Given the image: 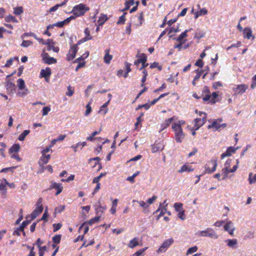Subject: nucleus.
I'll return each instance as SVG.
<instances>
[{
    "mask_svg": "<svg viewBox=\"0 0 256 256\" xmlns=\"http://www.w3.org/2000/svg\"><path fill=\"white\" fill-rule=\"evenodd\" d=\"M174 240L172 238L166 240L160 246L157 250V252H164L174 243Z\"/></svg>",
    "mask_w": 256,
    "mask_h": 256,
    "instance_id": "nucleus-7",
    "label": "nucleus"
},
{
    "mask_svg": "<svg viewBox=\"0 0 256 256\" xmlns=\"http://www.w3.org/2000/svg\"><path fill=\"white\" fill-rule=\"evenodd\" d=\"M222 122V118H219L213 122L212 124L208 126V128H212L214 130H218L220 128H225L226 126V124H220Z\"/></svg>",
    "mask_w": 256,
    "mask_h": 256,
    "instance_id": "nucleus-10",
    "label": "nucleus"
},
{
    "mask_svg": "<svg viewBox=\"0 0 256 256\" xmlns=\"http://www.w3.org/2000/svg\"><path fill=\"white\" fill-rule=\"evenodd\" d=\"M62 236L60 234H56L52 238V241L54 244H52L53 248L56 247L55 244H58L60 243Z\"/></svg>",
    "mask_w": 256,
    "mask_h": 256,
    "instance_id": "nucleus-32",
    "label": "nucleus"
},
{
    "mask_svg": "<svg viewBox=\"0 0 256 256\" xmlns=\"http://www.w3.org/2000/svg\"><path fill=\"white\" fill-rule=\"evenodd\" d=\"M198 247L196 246H194L192 248H189L186 252V254L188 255L190 254H192L196 252L198 250Z\"/></svg>",
    "mask_w": 256,
    "mask_h": 256,
    "instance_id": "nucleus-47",
    "label": "nucleus"
},
{
    "mask_svg": "<svg viewBox=\"0 0 256 256\" xmlns=\"http://www.w3.org/2000/svg\"><path fill=\"white\" fill-rule=\"evenodd\" d=\"M138 20L139 21V24H138V26H142L144 21V14L142 12H141L140 14V16L138 17Z\"/></svg>",
    "mask_w": 256,
    "mask_h": 256,
    "instance_id": "nucleus-51",
    "label": "nucleus"
},
{
    "mask_svg": "<svg viewBox=\"0 0 256 256\" xmlns=\"http://www.w3.org/2000/svg\"><path fill=\"white\" fill-rule=\"evenodd\" d=\"M34 38L36 39L40 43L42 44L46 45L48 46V50H51V48H50V42H52V40L48 39L46 42L43 38H38L36 36V38Z\"/></svg>",
    "mask_w": 256,
    "mask_h": 256,
    "instance_id": "nucleus-19",
    "label": "nucleus"
},
{
    "mask_svg": "<svg viewBox=\"0 0 256 256\" xmlns=\"http://www.w3.org/2000/svg\"><path fill=\"white\" fill-rule=\"evenodd\" d=\"M100 218V216H96L94 218L90 219L88 222L90 225H92V224L97 222L99 221Z\"/></svg>",
    "mask_w": 256,
    "mask_h": 256,
    "instance_id": "nucleus-49",
    "label": "nucleus"
},
{
    "mask_svg": "<svg viewBox=\"0 0 256 256\" xmlns=\"http://www.w3.org/2000/svg\"><path fill=\"white\" fill-rule=\"evenodd\" d=\"M146 60H147L146 56L145 54H142L140 58L134 61V65H136V66H139V64H142V62H144V61H146Z\"/></svg>",
    "mask_w": 256,
    "mask_h": 256,
    "instance_id": "nucleus-28",
    "label": "nucleus"
},
{
    "mask_svg": "<svg viewBox=\"0 0 256 256\" xmlns=\"http://www.w3.org/2000/svg\"><path fill=\"white\" fill-rule=\"evenodd\" d=\"M233 224L231 221H229L226 222V224L224 226V230L228 232L232 236L234 234V232L235 230L234 228H231Z\"/></svg>",
    "mask_w": 256,
    "mask_h": 256,
    "instance_id": "nucleus-18",
    "label": "nucleus"
},
{
    "mask_svg": "<svg viewBox=\"0 0 256 256\" xmlns=\"http://www.w3.org/2000/svg\"><path fill=\"white\" fill-rule=\"evenodd\" d=\"M240 45H241V42L238 41L237 42L236 44H232L230 46L226 48V50H228L232 48H238L240 46Z\"/></svg>",
    "mask_w": 256,
    "mask_h": 256,
    "instance_id": "nucleus-60",
    "label": "nucleus"
},
{
    "mask_svg": "<svg viewBox=\"0 0 256 256\" xmlns=\"http://www.w3.org/2000/svg\"><path fill=\"white\" fill-rule=\"evenodd\" d=\"M52 226L54 228L53 231L54 232H56L61 228L62 224L60 223L54 224H53Z\"/></svg>",
    "mask_w": 256,
    "mask_h": 256,
    "instance_id": "nucleus-57",
    "label": "nucleus"
},
{
    "mask_svg": "<svg viewBox=\"0 0 256 256\" xmlns=\"http://www.w3.org/2000/svg\"><path fill=\"white\" fill-rule=\"evenodd\" d=\"M204 70H200L198 68L196 70H194V72L196 74V76L194 77V80H197L198 81V80L200 79V77L201 76H202V72L204 71Z\"/></svg>",
    "mask_w": 256,
    "mask_h": 256,
    "instance_id": "nucleus-40",
    "label": "nucleus"
},
{
    "mask_svg": "<svg viewBox=\"0 0 256 256\" xmlns=\"http://www.w3.org/2000/svg\"><path fill=\"white\" fill-rule=\"evenodd\" d=\"M36 35L34 32H25L21 36V38H22L23 39L26 36H32L34 38H36Z\"/></svg>",
    "mask_w": 256,
    "mask_h": 256,
    "instance_id": "nucleus-54",
    "label": "nucleus"
},
{
    "mask_svg": "<svg viewBox=\"0 0 256 256\" xmlns=\"http://www.w3.org/2000/svg\"><path fill=\"white\" fill-rule=\"evenodd\" d=\"M52 74L50 68L46 67L45 69H42L40 72V77L44 78L46 80L49 78Z\"/></svg>",
    "mask_w": 256,
    "mask_h": 256,
    "instance_id": "nucleus-14",
    "label": "nucleus"
},
{
    "mask_svg": "<svg viewBox=\"0 0 256 256\" xmlns=\"http://www.w3.org/2000/svg\"><path fill=\"white\" fill-rule=\"evenodd\" d=\"M29 220H24L19 228H16L13 232V235L20 236V232H24V228L30 224Z\"/></svg>",
    "mask_w": 256,
    "mask_h": 256,
    "instance_id": "nucleus-12",
    "label": "nucleus"
},
{
    "mask_svg": "<svg viewBox=\"0 0 256 256\" xmlns=\"http://www.w3.org/2000/svg\"><path fill=\"white\" fill-rule=\"evenodd\" d=\"M79 44H78V42L76 44L70 47L68 52L66 55L67 60L70 61L75 58L76 54L78 52V46Z\"/></svg>",
    "mask_w": 256,
    "mask_h": 256,
    "instance_id": "nucleus-5",
    "label": "nucleus"
},
{
    "mask_svg": "<svg viewBox=\"0 0 256 256\" xmlns=\"http://www.w3.org/2000/svg\"><path fill=\"white\" fill-rule=\"evenodd\" d=\"M46 246H44L42 247L38 248L39 256H43L44 255V252L46 250Z\"/></svg>",
    "mask_w": 256,
    "mask_h": 256,
    "instance_id": "nucleus-56",
    "label": "nucleus"
},
{
    "mask_svg": "<svg viewBox=\"0 0 256 256\" xmlns=\"http://www.w3.org/2000/svg\"><path fill=\"white\" fill-rule=\"evenodd\" d=\"M6 87L8 91L12 92L14 90L16 86L14 84L10 82V80H8L6 82Z\"/></svg>",
    "mask_w": 256,
    "mask_h": 256,
    "instance_id": "nucleus-27",
    "label": "nucleus"
},
{
    "mask_svg": "<svg viewBox=\"0 0 256 256\" xmlns=\"http://www.w3.org/2000/svg\"><path fill=\"white\" fill-rule=\"evenodd\" d=\"M248 88V86L246 84H238L235 88L234 90L238 94H244L246 90Z\"/></svg>",
    "mask_w": 256,
    "mask_h": 256,
    "instance_id": "nucleus-15",
    "label": "nucleus"
},
{
    "mask_svg": "<svg viewBox=\"0 0 256 256\" xmlns=\"http://www.w3.org/2000/svg\"><path fill=\"white\" fill-rule=\"evenodd\" d=\"M192 28H190L189 30H186L184 32H182L176 38V41L179 42H184L186 41V40H183V38L187 36V33L190 31Z\"/></svg>",
    "mask_w": 256,
    "mask_h": 256,
    "instance_id": "nucleus-21",
    "label": "nucleus"
},
{
    "mask_svg": "<svg viewBox=\"0 0 256 256\" xmlns=\"http://www.w3.org/2000/svg\"><path fill=\"white\" fill-rule=\"evenodd\" d=\"M182 204L181 203L176 202L174 204V208L176 212L180 211V208H182Z\"/></svg>",
    "mask_w": 256,
    "mask_h": 256,
    "instance_id": "nucleus-62",
    "label": "nucleus"
},
{
    "mask_svg": "<svg viewBox=\"0 0 256 256\" xmlns=\"http://www.w3.org/2000/svg\"><path fill=\"white\" fill-rule=\"evenodd\" d=\"M228 246L230 248H236L237 244V240L236 239H228L226 240Z\"/></svg>",
    "mask_w": 256,
    "mask_h": 256,
    "instance_id": "nucleus-37",
    "label": "nucleus"
},
{
    "mask_svg": "<svg viewBox=\"0 0 256 256\" xmlns=\"http://www.w3.org/2000/svg\"><path fill=\"white\" fill-rule=\"evenodd\" d=\"M148 249V247L144 248L137 251L134 254V256H140Z\"/></svg>",
    "mask_w": 256,
    "mask_h": 256,
    "instance_id": "nucleus-50",
    "label": "nucleus"
},
{
    "mask_svg": "<svg viewBox=\"0 0 256 256\" xmlns=\"http://www.w3.org/2000/svg\"><path fill=\"white\" fill-rule=\"evenodd\" d=\"M126 14V12H124L122 16H121L119 18L118 21L117 22L116 24H124L125 22L126 21V17L125 15Z\"/></svg>",
    "mask_w": 256,
    "mask_h": 256,
    "instance_id": "nucleus-44",
    "label": "nucleus"
},
{
    "mask_svg": "<svg viewBox=\"0 0 256 256\" xmlns=\"http://www.w3.org/2000/svg\"><path fill=\"white\" fill-rule=\"evenodd\" d=\"M110 50L109 48L106 50H105L106 54L104 57V62L107 64H110L111 60L112 58V56L110 54Z\"/></svg>",
    "mask_w": 256,
    "mask_h": 256,
    "instance_id": "nucleus-20",
    "label": "nucleus"
},
{
    "mask_svg": "<svg viewBox=\"0 0 256 256\" xmlns=\"http://www.w3.org/2000/svg\"><path fill=\"white\" fill-rule=\"evenodd\" d=\"M32 44V42L30 40H24L22 41V43L21 44L20 46L24 48H27L31 45Z\"/></svg>",
    "mask_w": 256,
    "mask_h": 256,
    "instance_id": "nucleus-46",
    "label": "nucleus"
},
{
    "mask_svg": "<svg viewBox=\"0 0 256 256\" xmlns=\"http://www.w3.org/2000/svg\"><path fill=\"white\" fill-rule=\"evenodd\" d=\"M208 10L206 8H202L195 13V18H197L200 16L206 14Z\"/></svg>",
    "mask_w": 256,
    "mask_h": 256,
    "instance_id": "nucleus-33",
    "label": "nucleus"
},
{
    "mask_svg": "<svg viewBox=\"0 0 256 256\" xmlns=\"http://www.w3.org/2000/svg\"><path fill=\"white\" fill-rule=\"evenodd\" d=\"M236 148H234L232 146L228 147L226 150L222 153L220 156L221 158L222 159L226 156H230L232 155V153H234L236 152Z\"/></svg>",
    "mask_w": 256,
    "mask_h": 256,
    "instance_id": "nucleus-17",
    "label": "nucleus"
},
{
    "mask_svg": "<svg viewBox=\"0 0 256 256\" xmlns=\"http://www.w3.org/2000/svg\"><path fill=\"white\" fill-rule=\"evenodd\" d=\"M14 59H16V60H18V57H16V58H10L9 60H8L6 61V64H5V66H5L6 67H9V66H10L12 64V62H14Z\"/></svg>",
    "mask_w": 256,
    "mask_h": 256,
    "instance_id": "nucleus-52",
    "label": "nucleus"
},
{
    "mask_svg": "<svg viewBox=\"0 0 256 256\" xmlns=\"http://www.w3.org/2000/svg\"><path fill=\"white\" fill-rule=\"evenodd\" d=\"M30 132V130H24L22 133H21L18 136V140L20 141H23L26 136H28Z\"/></svg>",
    "mask_w": 256,
    "mask_h": 256,
    "instance_id": "nucleus-34",
    "label": "nucleus"
},
{
    "mask_svg": "<svg viewBox=\"0 0 256 256\" xmlns=\"http://www.w3.org/2000/svg\"><path fill=\"white\" fill-rule=\"evenodd\" d=\"M42 198H40L36 204V208L30 214L32 220L36 218L43 210V207L42 204Z\"/></svg>",
    "mask_w": 256,
    "mask_h": 256,
    "instance_id": "nucleus-6",
    "label": "nucleus"
},
{
    "mask_svg": "<svg viewBox=\"0 0 256 256\" xmlns=\"http://www.w3.org/2000/svg\"><path fill=\"white\" fill-rule=\"evenodd\" d=\"M195 66H198L200 68L203 67L204 66V62L202 59H198L196 60V62L195 63Z\"/></svg>",
    "mask_w": 256,
    "mask_h": 256,
    "instance_id": "nucleus-61",
    "label": "nucleus"
},
{
    "mask_svg": "<svg viewBox=\"0 0 256 256\" xmlns=\"http://www.w3.org/2000/svg\"><path fill=\"white\" fill-rule=\"evenodd\" d=\"M166 207L162 208V204H160L158 208L156 210V212L160 211V213L156 219L159 220L165 213H166Z\"/></svg>",
    "mask_w": 256,
    "mask_h": 256,
    "instance_id": "nucleus-26",
    "label": "nucleus"
},
{
    "mask_svg": "<svg viewBox=\"0 0 256 256\" xmlns=\"http://www.w3.org/2000/svg\"><path fill=\"white\" fill-rule=\"evenodd\" d=\"M232 162V159H228L224 164V168L222 169V174H224V179L226 178L229 173L235 172L238 168V161L237 160V164L234 165L232 168H230V164Z\"/></svg>",
    "mask_w": 256,
    "mask_h": 256,
    "instance_id": "nucleus-2",
    "label": "nucleus"
},
{
    "mask_svg": "<svg viewBox=\"0 0 256 256\" xmlns=\"http://www.w3.org/2000/svg\"><path fill=\"white\" fill-rule=\"evenodd\" d=\"M222 86V84L220 82H214L212 84V87L215 90L218 89L219 86Z\"/></svg>",
    "mask_w": 256,
    "mask_h": 256,
    "instance_id": "nucleus-64",
    "label": "nucleus"
},
{
    "mask_svg": "<svg viewBox=\"0 0 256 256\" xmlns=\"http://www.w3.org/2000/svg\"><path fill=\"white\" fill-rule=\"evenodd\" d=\"M18 86L20 89V90H24L26 86H25V82L24 80L22 78H19L18 81Z\"/></svg>",
    "mask_w": 256,
    "mask_h": 256,
    "instance_id": "nucleus-41",
    "label": "nucleus"
},
{
    "mask_svg": "<svg viewBox=\"0 0 256 256\" xmlns=\"http://www.w3.org/2000/svg\"><path fill=\"white\" fill-rule=\"evenodd\" d=\"M212 98L210 100L211 104H215L216 102V98L218 96V92H213L211 95Z\"/></svg>",
    "mask_w": 256,
    "mask_h": 256,
    "instance_id": "nucleus-45",
    "label": "nucleus"
},
{
    "mask_svg": "<svg viewBox=\"0 0 256 256\" xmlns=\"http://www.w3.org/2000/svg\"><path fill=\"white\" fill-rule=\"evenodd\" d=\"M24 9L22 6H18L14 8V14L15 15L18 16L22 14Z\"/></svg>",
    "mask_w": 256,
    "mask_h": 256,
    "instance_id": "nucleus-36",
    "label": "nucleus"
},
{
    "mask_svg": "<svg viewBox=\"0 0 256 256\" xmlns=\"http://www.w3.org/2000/svg\"><path fill=\"white\" fill-rule=\"evenodd\" d=\"M139 244L138 242V238H134L131 240H130L129 244H128V247L130 248H134L137 246Z\"/></svg>",
    "mask_w": 256,
    "mask_h": 256,
    "instance_id": "nucleus-30",
    "label": "nucleus"
},
{
    "mask_svg": "<svg viewBox=\"0 0 256 256\" xmlns=\"http://www.w3.org/2000/svg\"><path fill=\"white\" fill-rule=\"evenodd\" d=\"M244 36L247 39H250L252 36V30L249 28H245L243 30Z\"/></svg>",
    "mask_w": 256,
    "mask_h": 256,
    "instance_id": "nucleus-24",
    "label": "nucleus"
},
{
    "mask_svg": "<svg viewBox=\"0 0 256 256\" xmlns=\"http://www.w3.org/2000/svg\"><path fill=\"white\" fill-rule=\"evenodd\" d=\"M91 102H90L86 106V111L85 112V116H88L92 112V107L90 106Z\"/></svg>",
    "mask_w": 256,
    "mask_h": 256,
    "instance_id": "nucleus-48",
    "label": "nucleus"
},
{
    "mask_svg": "<svg viewBox=\"0 0 256 256\" xmlns=\"http://www.w3.org/2000/svg\"><path fill=\"white\" fill-rule=\"evenodd\" d=\"M64 5V2H62L60 4H56L55 6H54L52 7L49 10V12H54L56 11L58 8Z\"/></svg>",
    "mask_w": 256,
    "mask_h": 256,
    "instance_id": "nucleus-43",
    "label": "nucleus"
},
{
    "mask_svg": "<svg viewBox=\"0 0 256 256\" xmlns=\"http://www.w3.org/2000/svg\"><path fill=\"white\" fill-rule=\"evenodd\" d=\"M198 234L202 236H208L214 239L218 238V235L214 230L210 228H207L204 230L200 231Z\"/></svg>",
    "mask_w": 256,
    "mask_h": 256,
    "instance_id": "nucleus-4",
    "label": "nucleus"
},
{
    "mask_svg": "<svg viewBox=\"0 0 256 256\" xmlns=\"http://www.w3.org/2000/svg\"><path fill=\"white\" fill-rule=\"evenodd\" d=\"M49 190L55 189L56 190V195L58 196L60 194L63 190L62 184L60 183H57L56 182H51V185L50 186Z\"/></svg>",
    "mask_w": 256,
    "mask_h": 256,
    "instance_id": "nucleus-11",
    "label": "nucleus"
},
{
    "mask_svg": "<svg viewBox=\"0 0 256 256\" xmlns=\"http://www.w3.org/2000/svg\"><path fill=\"white\" fill-rule=\"evenodd\" d=\"M140 204V206H142L143 208V212L144 214H147L150 212L148 208L149 205L147 204V202H145L144 201L140 200V201H136Z\"/></svg>",
    "mask_w": 256,
    "mask_h": 256,
    "instance_id": "nucleus-23",
    "label": "nucleus"
},
{
    "mask_svg": "<svg viewBox=\"0 0 256 256\" xmlns=\"http://www.w3.org/2000/svg\"><path fill=\"white\" fill-rule=\"evenodd\" d=\"M172 128L174 132V134L182 130V127H180V124H177L176 123L172 124Z\"/></svg>",
    "mask_w": 256,
    "mask_h": 256,
    "instance_id": "nucleus-39",
    "label": "nucleus"
},
{
    "mask_svg": "<svg viewBox=\"0 0 256 256\" xmlns=\"http://www.w3.org/2000/svg\"><path fill=\"white\" fill-rule=\"evenodd\" d=\"M20 149V146L19 144H14L12 145L9 150V152L12 154L14 152H17Z\"/></svg>",
    "mask_w": 256,
    "mask_h": 256,
    "instance_id": "nucleus-31",
    "label": "nucleus"
},
{
    "mask_svg": "<svg viewBox=\"0 0 256 256\" xmlns=\"http://www.w3.org/2000/svg\"><path fill=\"white\" fill-rule=\"evenodd\" d=\"M204 114V116L201 118H196L194 120V128L196 130H198L200 126L204 124L206 122V114L204 112H200V114Z\"/></svg>",
    "mask_w": 256,
    "mask_h": 256,
    "instance_id": "nucleus-8",
    "label": "nucleus"
},
{
    "mask_svg": "<svg viewBox=\"0 0 256 256\" xmlns=\"http://www.w3.org/2000/svg\"><path fill=\"white\" fill-rule=\"evenodd\" d=\"M6 22H13L15 23H17L18 22V20L14 16L12 15H8L6 16L4 18Z\"/></svg>",
    "mask_w": 256,
    "mask_h": 256,
    "instance_id": "nucleus-35",
    "label": "nucleus"
},
{
    "mask_svg": "<svg viewBox=\"0 0 256 256\" xmlns=\"http://www.w3.org/2000/svg\"><path fill=\"white\" fill-rule=\"evenodd\" d=\"M54 45V42L52 40V42H50V48H51V50L56 52H58L60 50L58 46H55Z\"/></svg>",
    "mask_w": 256,
    "mask_h": 256,
    "instance_id": "nucleus-53",
    "label": "nucleus"
},
{
    "mask_svg": "<svg viewBox=\"0 0 256 256\" xmlns=\"http://www.w3.org/2000/svg\"><path fill=\"white\" fill-rule=\"evenodd\" d=\"M194 170V168H192L191 166L184 164L180 168V170H178L179 172H191Z\"/></svg>",
    "mask_w": 256,
    "mask_h": 256,
    "instance_id": "nucleus-25",
    "label": "nucleus"
},
{
    "mask_svg": "<svg viewBox=\"0 0 256 256\" xmlns=\"http://www.w3.org/2000/svg\"><path fill=\"white\" fill-rule=\"evenodd\" d=\"M175 139L176 142L180 143L182 142V140L184 138V134L182 130L180 132L174 134Z\"/></svg>",
    "mask_w": 256,
    "mask_h": 256,
    "instance_id": "nucleus-22",
    "label": "nucleus"
},
{
    "mask_svg": "<svg viewBox=\"0 0 256 256\" xmlns=\"http://www.w3.org/2000/svg\"><path fill=\"white\" fill-rule=\"evenodd\" d=\"M217 160L211 159L205 166V172L204 174H211L214 172L216 168Z\"/></svg>",
    "mask_w": 256,
    "mask_h": 256,
    "instance_id": "nucleus-3",
    "label": "nucleus"
},
{
    "mask_svg": "<svg viewBox=\"0 0 256 256\" xmlns=\"http://www.w3.org/2000/svg\"><path fill=\"white\" fill-rule=\"evenodd\" d=\"M150 68H157L160 70H162V66H158V62H154L153 63L151 64Z\"/></svg>",
    "mask_w": 256,
    "mask_h": 256,
    "instance_id": "nucleus-55",
    "label": "nucleus"
},
{
    "mask_svg": "<svg viewBox=\"0 0 256 256\" xmlns=\"http://www.w3.org/2000/svg\"><path fill=\"white\" fill-rule=\"evenodd\" d=\"M42 60L44 63L48 64H56L57 60L52 57H50L48 54L46 52H43L42 54Z\"/></svg>",
    "mask_w": 256,
    "mask_h": 256,
    "instance_id": "nucleus-9",
    "label": "nucleus"
},
{
    "mask_svg": "<svg viewBox=\"0 0 256 256\" xmlns=\"http://www.w3.org/2000/svg\"><path fill=\"white\" fill-rule=\"evenodd\" d=\"M252 173L250 172L248 176V181L250 184H252L256 182V174L252 177Z\"/></svg>",
    "mask_w": 256,
    "mask_h": 256,
    "instance_id": "nucleus-42",
    "label": "nucleus"
},
{
    "mask_svg": "<svg viewBox=\"0 0 256 256\" xmlns=\"http://www.w3.org/2000/svg\"><path fill=\"white\" fill-rule=\"evenodd\" d=\"M67 89L68 92H66V95L68 96H72V94L74 93V90H72V88L70 86H68Z\"/></svg>",
    "mask_w": 256,
    "mask_h": 256,
    "instance_id": "nucleus-63",
    "label": "nucleus"
},
{
    "mask_svg": "<svg viewBox=\"0 0 256 256\" xmlns=\"http://www.w3.org/2000/svg\"><path fill=\"white\" fill-rule=\"evenodd\" d=\"M110 102V99H109L107 102H105L100 108L99 110V112L102 113L103 112L104 114H106L108 110L106 108Z\"/></svg>",
    "mask_w": 256,
    "mask_h": 256,
    "instance_id": "nucleus-29",
    "label": "nucleus"
},
{
    "mask_svg": "<svg viewBox=\"0 0 256 256\" xmlns=\"http://www.w3.org/2000/svg\"><path fill=\"white\" fill-rule=\"evenodd\" d=\"M48 160L46 158V157L40 156V158L38 162V164L40 166L42 167V166H43L44 164L48 163Z\"/></svg>",
    "mask_w": 256,
    "mask_h": 256,
    "instance_id": "nucleus-38",
    "label": "nucleus"
},
{
    "mask_svg": "<svg viewBox=\"0 0 256 256\" xmlns=\"http://www.w3.org/2000/svg\"><path fill=\"white\" fill-rule=\"evenodd\" d=\"M50 110V108L49 106H45L43 108L42 110V116H44L47 115Z\"/></svg>",
    "mask_w": 256,
    "mask_h": 256,
    "instance_id": "nucleus-58",
    "label": "nucleus"
},
{
    "mask_svg": "<svg viewBox=\"0 0 256 256\" xmlns=\"http://www.w3.org/2000/svg\"><path fill=\"white\" fill-rule=\"evenodd\" d=\"M175 120H176V118L175 116H172L170 118H166L164 120V122L161 124L160 127V132H162L164 129H166V128H168L170 125L171 122Z\"/></svg>",
    "mask_w": 256,
    "mask_h": 256,
    "instance_id": "nucleus-13",
    "label": "nucleus"
},
{
    "mask_svg": "<svg viewBox=\"0 0 256 256\" xmlns=\"http://www.w3.org/2000/svg\"><path fill=\"white\" fill-rule=\"evenodd\" d=\"M157 196H153L152 198H149L147 200V204L149 205L152 204L156 200Z\"/></svg>",
    "mask_w": 256,
    "mask_h": 256,
    "instance_id": "nucleus-59",
    "label": "nucleus"
},
{
    "mask_svg": "<svg viewBox=\"0 0 256 256\" xmlns=\"http://www.w3.org/2000/svg\"><path fill=\"white\" fill-rule=\"evenodd\" d=\"M84 33L86 36L78 42V44H80L82 42H86L92 39V36L90 34V31L88 28H86L84 29Z\"/></svg>",
    "mask_w": 256,
    "mask_h": 256,
    "instance_id": "nucleus-16",
    "label": "nucleus"
},
{
    "mask_svg": "<svg viewBox=\"0 0 256 256\" xmlns=\"http://www.w3.org/2000/svg\"><path fill=\"white\" fill-rule=\"evenodd\" d=\"M90 8L86 4H80L74 6L72 12H74V14L78 17L84 16L87 12L90 10Z\"/></svg>",
    "mask_w": 256,
    "mask_h": 256,
    "instance_id": "nucleus-1",
    "label": "nucleus"
}]
</instances>
